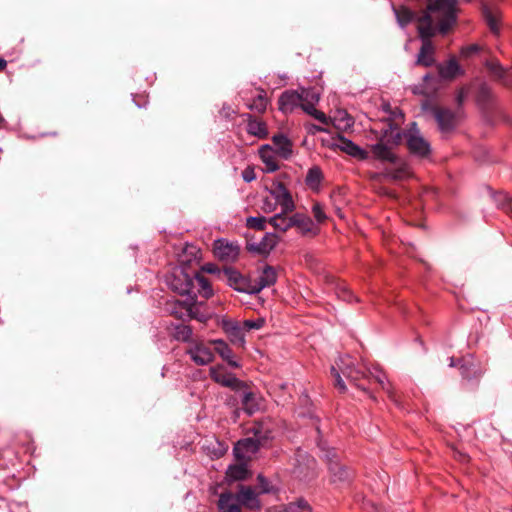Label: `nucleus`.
<instances>
[{
  "label": "nucleus",
  "instance_id": "45",
  "mask_svg": "<svg viewBox=\"0 0 512 512\" xmlns=\"http://www.w3.org/2000/svg\"><path fill=\"white\" fill-rule=\"evenodd\" d=\"M276 208H277V204L271 196L263 199L262 206H261V209L263 212L272 213L276 210Z\"/></svg>",
  "mask_w": 512,
  "mask_h": 512
},
{
  "label": "nucleus",
  "instance_id": "50",
  "mask_svg": "<svg viewBox=\"0 0 512 512\" xmlns=\"http://www.w3.org/2000/svg\"><path fill=\"white\" fill-rule=\"evenodd\" d=\"M257 479L261 492L268 493L270 491L268 481L262 475H258Z\"/></svg>",
  "mask_w": 512,
  "mask_h": 512
},
{
  "label": "nucleus",
  "instance_id": "6",
  "mask_svg": "<svg viewBox=\"0 0 512 512\" xmlns=\"http://www.w3.org/2000/svg\"><path fill=\"white\" fill-rule=\"evenodd\" d=\"M215 256L226 262L235 261L240 253V247L237 243L229 242L225 239H218L213 246Z\"/></svg>",
  "mask_w": 512,
  "mask_h": 512
},
{
  "label": "nucleus",
  "instance_id": "48",
  "mask_svg": "<svg viewBox=\"0 0 512 512\" xmlns=\"http://www.w3.org/2000/svg\"><path fill=\"white\" fill-rule=\"evenodd\" d=\"M242 177L245 182L249 183L256 178L254 169L252 167H247L242 172Z\"/></svg>",
  "mask_w": 512,
  "mask_h": 512
},
{
  "label": "nucleus",
  "instance_id": "32",
  "mask_svg": "<svg viewBox=\"0 0 512 512\" xmlns=\"http://www.w3.org/2000/svg\"><path fill=\"white\" fill-rule=\"evenodd\" d=\"M173 337L182 342H188L192 336V329L185 324H177L173 326Z\"/></svg>",
  "mask_w": 512,
  "mask_h": 512
},
{
  "label": "nucleus",
  "instance_id": "9",
  "mask_svg": "<svg viewBox=\"0 0 512 512\" xmlns=\"http://www.w3.org/2000/svg\"><path fill=\"white\" fill-rule=\"evenodd\" d=\"M210 377L216 383L231 389H238L242 386V382L221 365L210 368Z\"/></svg>",
  "mask_w": 512,
  "mask_h": 512
},
{
  "label": "nucleus",
  "instance_id": "31",
  "mask_svg": "<svg viewBox=\"0 0 512 512\" xmlns=\"http://www.w3.org/2000/svg\"><path fill=\"white\" fill-rule=\"evenodd\" d=\"M333 122L338 129L342 130H347L354 125V119L345 110H337L333 116Z\"/></svg>",
  "mask_w": 512,
  "mask_h": 512
},
{
  "label": "nucleus",
  "instance_id": "26",
  "mask_svg": "<svg viewBox=\"0 0 512 512\" xmlns=\"http://www.w3.org/2000/svg\"><path fill=\"white\" fill-rule=\"evenodd\" d=\"M292 221L293 227H296L302 235L316 234L314 223L308 216L296 213L292 216Z\"/></svg>",
  "mask_w": 512,
  "mask_h": 512
},
{
  "label": "nucleus",
  "instance_id": "25",
  "mask_svg": "<svg viewBox=\"0 0 512 512\" xmlns=\"http://www.w3.org/2000/svg\"><path fill=\"white\" fill-rule=\"evenodd\" d=\"M273 144L275 146L274 152L278 154L283 159H288L292 154V143L291 141L283 134L274 135L272 138Z\"/></svg>",
  "mask_w": 512,
  "mask_h": 512
},
{
  "label": "nucleus",
  "instance_id": "4",
  "mask_svg": "<svg viewBox=\"0 0 512 512\" xmlns=\"http://www.w3.org/2000/svg\"><path fill=\"white\" fill-rule=\"evenodd\" d=\"M192 276L185 273L183 269H174L172 275L168 278L167 283L169 287L181 294L190 296L193 292V284L191 282Z\"/></svg>",
  "mask_w": 512,
  "mask_h": 512
},
{
  "label": "nucleus",
  "instance_id": "8",
  "mask_svg": "<svg viewBox=\"0 0 512 512\" xmlns=\"http://www.w3.org/2000/svg\"><path fill=\"white\" fill-rule=\"evenodd\" d=\"M325 458L328 461V468L333 482H347L350 480L351 473L338 462L334 449L327 450Z\"/></svg>",
  "mask_w": 512,
  "mask_h": 512
},
{
  "label": "nucleus",
  "instance_id": "17",
  "mask_svg": "<svg viewBox=\"0 0 512 512\" xmlns=\"http://www.w3.org/2000/svg\"><path fill=\"white\" fill-rule=\"evenodd\" d=\"M435 119L442 132H449L456 126V115L449 109H436Z\"/></svg>",
  "mask_w": 512,
  "mask_h": 512
},
{
  "label": "nucleus",
  "instance_id": "35",
  "mask_svg": "<svg viewBox=\"0 0 512 512\" xmlns=\"http://www.w3.org/2000/svg\"><path fill=\"white\" fill-rule=\"evenodd\" d=\"M267 103L268 101L265 96V92L261 90L260 93L252 100V102L247 104V107L250 110L263 113L267 108Z\"/></svg>",
  "mask_w": 512,
  "mask_h": 512
},
{
  "label": "nucleus",
  "instance_id": "2",
  "mask_svg": "<svg viewBox=\"0 0 512 512\" xmlns=\"http://www.w3.org/2000/svg\"><path fill=\"white\" fill-rule=\"evenodd\" d=\"M405 139L410 154L419 158L429 156L431 152L430 143L422 136L415 122L410 124L406 131H402L397 124L389 122L387 128L381 131L377 143L371 146L373 157L382 162L395 163L396 154L392 149Z\"/></svg>",
  "mask_w": 512,
  "mask_h": 512
},
{
  "label": "nucleus",
  "instance_id": "30",
  "mask_svg": "<svg viewBox=\"0 0 512 512\" xmlns=\"http://www.w3.org/2000/svg\"><path fill=\"white\" fill-rule=\"evenodd\" d=\"M269 223L274 227V229L286 232L289 228L293 227L292 216H288V213H284L281 210L280 213L275 214L269 219Z\"/></svg>",
  "mask_w": 512,
  "mask_h": 512
},
{
  "label": "nucleus",
  "instance_id": "22",
  "mask_svg": "<svg viewBox=\"0 0 512 512\" xmlns=\"http://www.w3.org/2000/svg\"><path fill=\"white\" fill-rule=\"evenodd\" d=\"M275 152L269 145H263L259 149V155L262 162L265 165L264 171L267 173L275 172L279 169V165L277 159L275 157Z\"/></svg>",
  "mask_w": 512,
  "mask_h": 512
},
{
  "label": "nucleus",
  "instance_id": "20",
  "mask_svg": "<svg viewBox=\"0 0 512 512\" xmlns=\"http://www.w3.org/2000/svg\"><path fill=\"white\" fill-rule=\"evenodd\" d=\"M210 344L213 345L214 351L216 353H218L219 356L224 361H226L229 366H231L233 368L240 367V364L234 359V355H233L231 348L225 341H223L221 339H216V340H212L210 342Z\"/></svg>",
  "mask_w": 512,
  "mask_h": 512
},
{
  "label": "nucleus",
  "instance_id": "51",
  "mask_svg": "<svg viewBox=\"0 0 512 512\" xmlns=\"http://www.w3.org/2000/svg\"><path fill=\"white\" fill-rule=\"evenodd\" d=\"M478 51V46L477 45H471L465 49L462 50V53L465 55V56H468L470 54H473V53H476Z\"/></svg>",
  "mask_w": 512,
  "mask_h": 512
},
{
  "label": "nucleus",
  "instance_id": "33",
  "mask_svg": "<svg viewBox=\"0 0 512 512\" xmlns=\"http://www.w3.org/2000/svg\"><path fill=\"white\" fill-rule=\"evenodd\" d=\"M372 376L382 389L387 392L389 398L396 402L394 392L391 390V385L389 384L385 373L381 370H376L375 373H372Z\"/></svg>",
  "mask_w": 512,
  "mask_h": 512
},
{
  "label": "nucleus",
  "instance_id": "42",
  "mask_svg": "<svg viewBox=\"0 0 512 512\" xmlns=\"http://www.w3.org/2000/svg\"><path fill=\"white\" fill-rule=\"evenodd\" d=\"M275 246V241L271 237H264L263 240L258 244L256 250L259 253H269Z\"/></svg>",
  "mask_w": 512,
  "mask_h": 512
},
{
  "label": "nucleus",
  "instance_id": "44",
  "mask_svg": "<svg viewBox=\"0 0 512 512\" xmlns=\"http://www.w3.org/2000/svg\"><path fill=\"white\" fill-rule=\"evenodd\" d=\"M312 213L317 222L322 223L326 220V214L320 203H315L312 207Z\"/></svg>",
  "mask_w": 512,
  "mask_h": 512
},
{
  "label": "nucleus",
  "instance_id": "14",
  "mask_svg": "<svg viewBox=\"0 0 512 512\" xmlns=\"http://www.w3.org/2000/svg\"><path fill=\"white\" fill-rule=\"evenodd\" d=\"M191 282L193 284V292L190 295L191 300L194 301L198 295L205 299H208L213 295L211 284L208 278L203 274L195 273L191 278Z\"/></svg>",
  "mask_w": 512,
  "mask_h": 512
},
{
  "label": "nucleus",
  "instance_id": "37",
  "mask_svg": "<svg viewBox=\"0 0 512 512\" xmlns=\"http://www.w3.org/2000/svg\"><path fill=\"white\" fill-rule=\"evenodd\" d=\"M227 478L232 481L243 480L246 478L247 469L245 465H231L227 470Z\"/></svg>",
  "mask_w": 512,
  "mask_h": 512
},
{
  "label": "nucleus",
  "instance_id": "15",
  "mask_svg": "<svg viewBox=\"0 0 512 512\" xmlns=\"http://www.w3.org/2000/svg\"><path fill=\"white\" fill-rule=\"evenodd\" d=\"M279 109L284 113L292 112L295 108H301L299 90H288L281 94L278 100Z\"/></svg>",
  "mask_w": 512,
  "mask_h": 512
},
{
  "label": "nucleus",
  "instance_id": "41",
  "mask_svg": "<svg viewBox=\"0 0 512 512\" xmlns=\"http://www.w3.org/2000/svg\"><path fill=\"white\" fill-rule=\"evenodd\" d=\"M246 225L250 229L255 230H264L266 227V218L259 216V217H248L246 221Z\"/></svg>",
  "mask_w": 512,
  "mask_h": 512
},
{
  "label": "nucleus",
  "instance_id": "11",
  "mask_svg": "<svg viewBox=\"0 0 512 512\" xmlns=\"http://www.w3.org/2000/svg\"><path fill=\"white\" fill-rule=\"evenodd\" d=\"M224 276L230 287L236 291L253 294L252 293V281L245 278L240 272L233 268L224 269Z\"/></svg>",
  "mask_w": 512,
  "mask_h": 512
},
{
  "label": "nucleus",
  "instance_id": "13",
  "mask_svg": "<svg viewBox=\"0 0 512 512\" xmlns=\"http://www.w3.org/2000/svg\"><path fill=\"white\" fill-rule=\"evenodd\" d=\"M193 300L188 301L168 300L165 304V311L176 319H186L191 317Z\"/></svg>",
  "mask_w": 512,
  "mask_h": 512
},
{
  "label": "nucleus",
  "instance_id": "55",
  "mask_svg": "<svg viewBox=\"0 0 512 512\" xmlns=\"http://www.w3.org/2000/svg\"><path fill=\"white\" fill-rule=\"evenodd\" d=\"M460 369H461V373H462V375H463L464 377H469V376H468V374L466 373V368H465V366H464V365H463V366H461V368H460Z\"/></svg>",
  "mask_w": 512,
  "mask_h": 512
},
{
  "label": "nucleus",
  "instance_id": "29",
  "mask_svg": "<svg viewBox=\"0 0 512 512\" xmlns=\"http://www.w3.org/2000/svg\"><path fill=\"white\" fill-rule=\"evenodd\" d=\"M394 13L398 24L402 28L409 25L412 21H416L418 23V19L423 15L422 13L420 16L416 17V14L412 10L404 6L394 8Z\"/></svg>",
  "mask_w": 512,
  "mask_h": 512
},
{
  "label": "nucleus",
  "instance_id": "5",
  "mask_svg": "<svg viewBox=\"0 0 512 512\" xmlns=\"http://www.w3.org/2000/svg\"><path fill=\"white\" fill-rule=\"evenodd\" d=\"M212 344L199 341L195 342L187 350V354L197 365H207L214 359Z\"/></svg>",
  "mask_w": 512,
  "mask_h": 512
},
{
  "label": "nucleus",
  "instance_id": "7",
  "mask_svg": "<svg viewBox=\"0 0 512 512\" xmlns=\"http://www.w3.org/2000/svg\"><path fill=\"white\" fill-rule=\"evenodd\" d=\"M261 445V438L255 433V438L247 437L239 440L234 446V455L239 460L249 459Z\"/></svg>",
  "mask_w": 512,
  "mask_h": 512
},
{
  "label": "nucleus",
  "instance_id": "19",
  "mask_svg": "<svg viewBox=\"0 0 512 512\" xmlns=\"http://www.w3.org/2000/svg\"><path fill=\"white\" fill-rule=\"evenodd\" d=\"M337 146L339 149L348 155L360 159V160H366L368 159V152L361 147H359L357 144L352 142L351 140L340 137L338 140Z\"/></svg>",
  "mask_w": 512,
  "mask_h": 512
},
{
  "label": "nucleus",
  "instance_id": "39",
  "mask_svg": "<svg viewBox=\"0 0 512 512\" xmlns=\"http://www.w3.org/2000/svg\"><path fill=\"white\" fill-rule=\"evenodd\" d=\"M242 404L248 414H253L257 410L255 395L252 392H245L242 397Z\"/></svg>",
  "mask_w": 512,
  "mask_h": 512
},
{
  "label": "nucleus",
  "instance_id": "57",
  "mask_svg": "<svg viewBox=\"0 0 512 512\" xmlns=\"http://www.w3.org/2000/svg\"><path fill=\"white\" fill-rule=\"evenodd\" d=\"M450 366H454V361H453V358L451 359V363H450Z\"/></svg>",
  "mask_w": 512,
  "mask_h": 512
},
{
  "label": "nucleus",
  "instance_id": "47",
  "mask_svg": "<svg viewBox=\"0 0 512 512\" xmlns=\"http://www.w3.org/2000/svg\"><path fill=\"white\" fill-rule=\"evenodd\" d=\"M264 321L263 320H245L243 323L244 328L249 331L252 329H260L263 326Z\"/></svg>",
  "mask_w": 512,
  "mask_h": 512
},
{
  "label": "nucleus",
  "instance_id": "34",
  "mask_svg": "<svg viewBox=\"0 0 512 512\" xmlns=\"http://www.w3.org/2000/svg\"><path fill=\"white\" fill-rule=\"evenodd\" d=\"M322 177L323 175L321 169L317 166H314L308 170L305 181L308 186L316 188L320 185Z\"/></svg>",
  "mask_w": 512,
  "mask_h": 512
},
{
  "label": "nucleus",
  "instance_id": "53",
  "mask_svg": "<svg viewBox=\"0 0 512 512\" xmlns=\"http://www.w3.org/2000/svg\"><path fill=\"white\" fill-rule=\"evenodd\" d=\"M464 97H465V93H464L463 91H460V92L458 93V95H457V102H458L459 104H461V103H462V101H463V99H464Z\"/></svg>",
  "mask_w": 512,
  "mask_h": 512
},
{
  "label": "nucleus",
  "instance_id": "24",
  "mask_svg": "<svg viewBox=\"0 0 512 512\" xmlns=\"http://www.w3.org/2000/svg\"><path fill=\"white\" fill-rule=\"evenodd\" d=\"M438 73L442 79L452 80L456 76L463 74V71L457 61L452 58L446 63L438 65Z\"/></svg>",
  "mask_w": 512,
  "mask_h": 512
},
{
  "label": "nucleus",
  "instance_id": "49",
  "mask_svg": "<svg viewBox=\"0 0 512 512\" xmlns=\"http://www.w3.org/2000/svg\"><path fill=\"white\" fill-rule=\"evenodd\" d=\"M489 69L493 72V74L499 78H502L505 71L503 67L498 63L489 64Z\"/></svg>",
  "mask_w": 512,
  "mask_h": 512
},
{
  "label": "nucleus",
  "instance_id": "18",
  "mask_svg": "<svg viewBox=\"0 0 512 512\" xmlns=\"http://www.w3.org/2000/svg\"><path fill=\"white\" fill-rule=\"evenodd\" d=\"M241 507L244 506L248 509L255 510L260 508V502L255 490L249 486H240L237 493Z\"/></svg>",
  "mask_w": 512,
  "mask_h": 512
},
{
  "label": "nucleus",
  "instance_id": "59",
  "mask_svg": "<svg viewBox=\"0 0 512 512\" xmlns=\"http://www.w3.org/2000/svg\"><path fill=\"white\" fill-rule=\"evenodd\" d=\"M3 121V118L0 116V123Z\"/></svg>",
  "mask_w": 512,
  "mask_h": 512
},
{
  "label": "nucleus",
  "instance_id": "1",
  "mask_svg": "<svg viewBox=\"0 0 512 512\" xmlns=\"http://www.w3.org/2000/svg\"><path fill=\"white\" fill-rule=\"evenodd\" d=\"M458 0H427V8L418 19V35L422 41L415 64L424 67L434 65L435 48L431 38L435 35L436 27L446 34L457 21Z\"/></svg>",
  "mask_w": 512,
  "mask_h": 512
},
{
  "label": "nucleus",
  "instance_id": "52",
  "mask_svg": "<svg viewBox=\"0 0 512 512\" xmlns=\"http://www.w3.org/2000/svg\"><path fill=\"white\" fill-rule=\"evenodd\" d=\"M372 512H387L383 507L372 504Z\"/></svg>",
  "mask_w": 512,
  "mask_h": 512
},
{
  "label": "nucleus",
  "instance_id": "16",
  "mask_svg": "<svg viewBox=\"0 0 512 512\" xmlns=\"http://www.w3.org/2000/svg\"><path fill=\"white\" fill-rule=\"evenodd\" d=\"M219 512H240L241 504L237 494L232 492H223L219 495L217 502Z\"/></svg>",
  "mask_w": 512,
  "mask_h": 512
},
{
  "label": "nucleus",
  "instance_id": "28",
  "mask_svg": "<svg viewBox=\"0 0 512 512\" xmlns=\"http://www.w3.org/2000/svg\"><path fill=\"white\" fill-rule=\"evenodd\" d=\"M393 164L395 165L394 168L385 170L386 177L391 178L393 180H402L408 178L411 175L409 166L404 162H400L397 156L396 162Z\"/></svg>",
  "mask_w": 512,
  "mask_h": 512
},
{
  "label": "nucleus",
  "instance_id": "43",
  "mask_svg": "<svg viewBox=\"0 0 512 512\" xmlns=\"http://www.w3.org/2000/svg\"><path fill=\"white\" fill-rule=\"evenodd\" d=\"M337 296L346 302L357 301V297L345 286L338 288Z\"/></svg>",
  "mask_w": 512,
  "mask_h": 512
},
{
  "label": "nucleus",
  "instance_id": "46",
  "mask_svg": "<svg viewBox=\"0 0 512 512\" xmlns=\"http://www.w3.org/2000/svg\"><path fill=\"white\" fill-rule=\"evenodd\" d=\"M305 113H307L308 115L314 117L315 119H317L321 123L327 124V117H326V115L323 112L317 110L315 107L305 111Z\"/></svg>",
  "mask_w": 512,
  "mask_h": 512
},
{
  "label": "nucleus",
  "instance_id": "54",
  "mask_svg": "<svg viewBox=\"0 0 512 512\" xmlns=\"http://www.w3.org/2000/svg\"><path fill=\"white\" fill-rule=\"evenodd\" d=\"M7 65V62L0 57V71L4 70Z\"/></svg>",
  "mask_w": 512,
  "mask_h": 512
},
{
  "label": "nucleus",
  "instance_id": "56",
  "mask_svg": "<svg viewBox=\"0 0 512 512\" xmlns=\"http://www.w3.org/2000/svg\"><path fill=\"white\" fill-rule=\"evenodd\" d=\"M429 78H430V75H429V74H426V75L423 77V79H424L425 81H426V80H428Z\"/></svg>",
  "mask_w": 512,
  "mask_h": 512
},
{
  "label": "nucleus",
  "instance_id": "3",
  "mask_svg": "<svg viewBox=\"0 0 512 512\" xmlns=\"http://www.w3.org/2000/svg\"><path fill=\"white\" fill-rule=\"evenodd\" d=\"M331 373L335 378V386L341 392L346 390V385L341 374L351 382H356L364 376V373L355 367L354 361L349 355L340 356L336 362V366L331 367Z\"/></svg>",
  "mask_w": 512,
  "mask_h": 512
},
{
  "label": "nucleus",
  "instance_id": "40",
  "mask_svg": "<svg viewBox=\"0 0 512 512\" xmlns=\"http://www.w3.org/2000/svg\"><path fill=\"white\" fill-rule=\"evenodd\" d=\"M287 512H304L310 511V506L305 499H298L295 502H291L287 505Z\"/></svg>",
  "mask_w": 512,
  "mask_h": 512
},
{
  "label": "nucleus",
  "instance_id": "21",
  "mask_svg": "<svg viewBox=\"0 0 512 512\" xmlns=\"http://www.w3.org/2000/svg\"><path fill=\"white\" fill-rule=\"evenodd\" d=\"M247 118V132L259 139H264L268 136V128L264 121L253 117L251 114H245Z\"/></svg>",
  "mask_w": 512,
  "mask_h": 512
},
{
  "label": "nucleus",
  "instance_id": "36",
  "mask_svg": "<svg viewBox=\"0 0 512 512\" xmlns=\"http://www.w3.org/2000/svg\"><path fill=\"white\" fill-rule=\"evenodd\" d=\"M491 197L493 198V200L496 203L498 208H501L506 212L512 211L511 198L507 193L497 192V193L491 194Z\"/></svg>",
  "mask_w": 512,
  "mask_h": 512
},
{
  "label": "nucleus",
  "instance_id": "38",
  "mask_svg": "<svg viewBox=\"0 0 512 512\" xmlns=\"http://www.w3.org/2000/svg\"><path fill=\"white\" fill-rule=\"evenodd\" d=\"M483 16L492 32H498V20L496 14L488 7H483Z\"/></svg>",
  "mask_w": 512,
  "mask_h": 512
},
{
  "label": "nucleus",
  "instance_id": "12",
  "mask_svg": "<svg viewBox=\"0 0 512 512\" xmlns=\"http://www.w3.org/2000/svg\"><path fill=\"white\" fill-rule=\"evenodd\" d=\"M277 281V271L270 265H265L256 280L252 281V293L257 294L264 288L274 285Z\"/></svg>",
  "mask_w": 512,
  "mask_h": 512
},
{
  "label": "nucleus",
  "instance_id": "23",
  "mask_svg": "<svg viewBox=\"0 0 512 512\" xmlns=\"http://www.w3.org/2000/svg\"><path fill=\"white\" fill-rule=\"evenodd\" d=\"M223 328L228 334L232 343L243 347L245 344V335L243 332V328L236 321H227L224 322Z\"/></svg>",
  "mask_w": 512,
  "mask_h": 512
},
{
  "label": "nucleus",
  "instance_id": "10",
  "mask_svg": "<svg viewBox=\"0 0 512 512\" xmlns=\"http://www.w3.org/2000/svg\"><path fill=\"white\" fill-rule=\"evenodd\" d=\"M270 196L281 207L284 213H290L295 209L294 201L291 193L282 183H277L273 189L270 190Z\"/></svg>",
  "mask_w": 512,
  "mask_h": 512
},
{
  "label": "nucleus",
  "instance_id": "58",
  "mask_svg": "<svg viewBox=\"0 0 512 512\" xmlns=\"http://www.w3.org/2000/svg\"><path fill=\"white\" fill-rule=\"evenodd\" d=\"M50 135H52V136H56V135H57V133H56V132H53V133H50Z\"/></svg>",
  "mask_w": 512,
  "mask_h": 512
},
{
  "label": "nucleus",
  "instance_id": "27",
  "mask_svg": "<svg viewBox=\"0 0 512 512\" xmlns=\"http://www.w3.org/2000/svg\"><path fill=\"white\" fill-rule=\"evenodd\" d=\"M299 93L301 98V109L304 112L315 107L320 99L319 94L311 88H300Z\"/></svg>",
  "mask_w": 512,
  "mask_h": 512
}]
</instances>
